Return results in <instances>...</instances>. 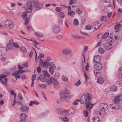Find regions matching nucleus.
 Listing matches in <instances>:
<instances>
[{"instance_id": "nucleus-4", "label": "nucleus", "mask_w": 122, "mask_h": 122, "mask_svg": "<svg viewBox=\"0 0 122 122\" xmlns=\"http://www.w3.org/2000/svg\"><path fill=\"white\" fill-rule=\"evenodd\" d=\"M5 25L6 27L10 29L12 28L14 26L13 23L10 20H6L5 22Z\"/></svg>"}, {"instance_id": "nucleus-12", "label": "nucleus", "mask_w": 122, "mask_h": 122, "mask_svg": "<svg viewBox=\"0 0 122 122\" xmlns=\"http://www.w3.org/2000/svg\"><path fill=\"white\" fill-rule=\"evenodd\" d=\"M101 57L99 56H95L94 58V61L96 63H99L101 61Z\"/></svg>"}, {"instance_id": "nucleus-51", "label": "nucleus", "mask_w": 122, "mask_h": 122, "mask_svg": "<svg viewBox=\"0 0 122 122\" xmlns=\"http://www.w3.org/2000/svg\"><path fill=\"white\" fill-rule=\"evenodd\" d=\"M56 10L57 12H59L61 10V8L60 7H56L55 9Z\"/></svg>"}, {"instance_id": "nucleus-31", "label": "nucleus", "mask_w": 122, "mask_h": 122, "mask_svg": "<svg viewBox=\"0 0 122 122\" xmlns=\"http://www.w3.org/2000/svg\"><path fill=\"white\" fill-rule=\"evenodd\" d=\"M59 15L61 18H64L65 17L64 14L62 12H60L58 13Z\"/></svg>"}, {"instance_id": "nucleus-55", "label": "nucleus", "mask_w": 122, "mask_h": 122, "mask_svg": "<svg viewBox=\"0 0 122 122\" xmlns=\"http://www.w3.org/2000/svg\"><path fill=\"white\" fill-rule=\"evenodd\" d=\"M81 84V81L79 80H78V82L76 83H75V85L77 86H78L80 85Z\"/></svg>"}, {"instance_id": "nucleus-36", "label": "nucleus", "mask_w": 122, "mask_h": 122, "mask_svg": "<svg viewBox=\"0 0 122 122\" xmlns=\"http://www.w3.org/2000/svg\"><path fill=\"white\" fill-rule=\"evenodd\" d=\"M69 110L71 114H73L75 112L76 110L74 108L71 107L69 108Z\"/></svg>"}, {"instance_id": "nucleus-60", "label": "nucleus", "mask_w": 122, "mask_h": 122, "mask_svg": "<svg viewBox=\"0 0 122 122\" xmlns=\"http://www.w3.org/2000/svg\"><path fill=\"white\" fill-rule=\"evenodd\" d=\"M59 77V76L57 74H55L54 76V77L53 78L54 79H56V80L57 79H58Z\"/></svg>"}, {"instance_id": "nucleus-17", "label": "nucleus", "mask_w": 122, "mask_h": 122, "mask_svg": "<svg viewBox=\"0 0 122 122\" xmlns=\"http://www.w3.org/2000/svg\"><path fill=\"white\" fill-rule=\"evenodd\" d=\"M71 50L69 49H65L62 50V53L63 54L66 55L71 53Z\"/></svg>"}, {"instance_id": "nucleus-50", "label": "nucleus", "mask_w": 122, "mask_h": 122, "mask_svg": "<svg viewBox=\"0 0 122 122\" xmlns=\"http://www.w3.org/2000/svg\"><path fill=\"white\" fill-rule=\"evenodd\" d=\"M85 28L86 30H90L91 29V27L90 25H88L86 26Z\"/></svg>"}, {"instance_id": "nucleus-63", "label": "nucleus", "mask_w": 122, "mask_h": 122, "mask_svg": "<svg viewBox=\"0 0 122 122\" xmlns=\"http://www.w3.org/2000/svg\"><path fill=\"white\" fill-rule=\"evenodd\" d=\"M22 16L24 18H26L27 17V13L25 12H23Z\"/></svg>"}, {"instance_id": "nucleus-29", "label": "nucleus", "mask_w": 122, "mask_h": 122, "mask_svg": "<svg viewBox=\"0 0 122 122\" xmlns=\"http://www.w3.org/2000/svg\"><path fill=\"white\" fill-rule=\"evenodd\" d=\"M63 37V36L61 35H58L56 36V39L59 40H62Z\"/></svg>"}, {"instance_id": "nucleus-25", "label": "nucleus", "mask_w": 122, "mask_h": 122, "mask_svg": "<svg viewBox=\"0 0 122 122\" xmlns=\"http://www.w3.org/2000/svg\"><path fill=\"white\" fill-rule=\"evenodd\" d=\"M38 87L39 88L45 89L47 87V86L46 84H40L39 85Z\"/></svg>"}, {"instance_id": "nucleus-41", "label": "nucleus", "mask_w": 122, "mask_h": 122, "mask_svg": "<svg viewBox=\"0 0 122 122\" xmlns=\"http://www.w3.org/2000/svg\"><path fill=\"white\" fill-rule=\"evenodd\" d=\"M107 18L106 16H102L101 19V20L102 21H104L107 20Z\"/></svg>"}, {"instance_id": "nucleus-64", "label": "nucleus", "mask_w": 122, "mask_h": 122, "mask_svg": "<svg viewBox=\"0 0 122 122\" xmlns=\"http://www.w3.org/2000/svg\"><path fill=\"white\" fill-rule=\"evenodd\" d=\"M74 38L76 39H80L81 38V37L80 36H75L74 37Z\"/></svg>"}, {"instance_id": "nucleus-59", "label": "nucleus", "mask_w": 122, "mask_h": 122, "mask_svg": "<svg viewBox=\"0 0 122 122\" xmlns=\"http://www.w3.org/2000/svg\"><path fill=\"white\" fill-rule=\"evenodd\" d=\"M6 59V58L5 57H3L1 58L0 60L1 61L4 62L5 61Z\"/></svg>"}, {"instance_id": "nucleus-44", "label": "nucleus", "mask_w": 122, "mask_h": 122, "mask_svg": "<svg viewBox=\"0 0 122 122\" xmlns=\"http://www.w3.org/2000/svg\"><path fill=\"white\" fill-rule=\"evenodd\" d=\"M20 50L24 52H26L27 51L26 49L24 47H20Z\"/></svg>"}, {"instance_id": "nucleus-37", "label": "nucleus", "mask_w": 122, "mask_h": 122, "mask_svg": "<svg viewBox=\"0 0 122 122\" xmlns=\"http://www.w3.org/2000/svg\"><path fill=\"white\" fill-rule=\"evenodd\" d=\"M109 32H106L102 36V39H104L106 38L109 35Z\"/></svg>"}, {"instance_id": "nucleus-39", "label": "nucleus", "mask_w": 122, "mask_h": 122, "mask_svg": "<svg viewBox=\"0 0 122 122\" xmlns=\"http://www.w3.org/2000/svg\"><path fill=\"white\" fill-rule=\"evenodd\" d=\"M43 72V74L45 76L47 77H49L50 76V75L46 71H44Z\"/></svg>"}, {"instance_id": "nucleus-47", "label": "nucleus", "mask_w": 122, "mask_h": 122, "mask_svg": "<svg viewBox=\"0 0 122 122\" xmlns=\"http://www.w3.org/2000/svg\"><path fill=\"white\" fill-rule=\"evenodd\" d=\"M65 92L66 94H71V92L68 89L65 88Z\"/></svg>"}, {"instance_id": "nucleus-16", "label": "nucleus", "mask_w": 122, "mask_h": 122, "mask_svg": "<svg viewBox=\"0 0 122 122\" xmlns=\"http://www.w3.org/2000/svg\"><path fill=\"white\" fill-rule=\"evenodd\" d=\"M20 108L21 111L23 112H27L29 109L28 107L25 105L22 106Z\"/></svg>"}, {"instance_id": "nucleus-53", "label": "nucleus", "mask_w": 122, "mask_h": 122, "mask_svg": "<svg viewBox=\"0 0 122 122\" xmlns=\"http://www.w3.org/2000/svg\"><path fill=\"white\" fill-rule=\"evenodd\" d=\"M103 11L105 13L108 14L109 13V10H107L106 8H104L103 9Z\"/></svg>"}, {"instance_id": "nucleus-57", "label": "nucleus", "mask_w": 122, "mask_h": 122, "mask_svg": "<svg viewBox=\"0 0 122 122\" xmlns=\"http://www.w3.org/2000/svg\"><path fill=\"white\" fill-rule=\"evenodd\" d=\"M36 78V75L35 74H34L33 75L32 77V81L33 80L34 81Z\"/></svg>"}, {"instance_id": "nucleus-35", "label": "nucleus", "mask_w": 122, "mask_h": 122, "mask_svg": "<svg viewBox=\"0 0 122 122\" xmlns=\"http://www.w3.org/2000/svg\"><path fill=\"white\" fill-rule=\"evenodd\" d=\"M35 34L38 37H42L43 36V34L41 33L39 34L38 33L35 32Z\"/></svg>"}, {"instance_id": "nucleus-2", "label": "nucleus", "mask_w": 122, "mask_h": 122, "mask_svg": "<svg viewBox=\"0 0 122 122\" xmlns=\"http://www.w3.org/2000/svg\"><path fill=\"white\" fill-rule=\"evenodd\" d=\"M100 109L103 111H105L108 109V105L105 103L100 104L99 106Z\"/></svg>"}, {"instance_id": "nucleus-61", "label": "nucleus", "mask_w": 122, "mask_h": 122, "mask_svg": "<svg viewBox=\"0 0 122 122\" xmlns=\"http://www.w3.org/2000/svg\"><path fill=\"white\" fill-rule=\"evenodd\" d=\"M42 54V55L41 54H40L38 56V59H39V58H44V55L42 54V53H41Z\"/></svg>"}, {"instance_id": "nucleus-3", "label": "nucleus", "mask_w": 122, "mask_h": 122, "mask_svg": "<svg viewBox=\"0 0 122 122\" xmlns=\"http://www.w3.org/2000/svg\"><path fill=\"white\" fill-rule=\"evenodd\" d=\"M50 65L49 71L51 74H53L54 72L55 69L56 68V66L54 63L53 62H50Z\"/></svg>"}, {"instance_id": "nucleus-24", "label": "nucleus", "mask_w": 122, "mask_h": 122, "mask_svg": "<svg viewBox=\"0 0 122 122\" xmlns=\"http://www.w3.org/2000/svg\"><path fill=\"white\" fill-rule=\"evenodd\" d=\"M93 122H100L99 118L97 117H93L92 118Z\"/></svg>"}, {"instance_id": "nucleus-52", "label": "nucleus", "mask_w": 122, "mask_h": 122, "mask_svg": "<svg viewBox=\"0 0 122 122\" xmlns=\"http://www.w3.org/2000/svg\"><path fill=\"white\" fill-rule=\"evenodd\" d=\"M84 116L85 117H86L88 116V112L86 111L85 110L84 111Z\"/></svg>"}, {"instance_id": "nucleus-20", "label": "nucleus", "mask_w": 122, "mask_h": 122, "mask_svg": "<svg viewBox=\"0 0 122 122\" xmlns=\"http://www.w3.org/2000/svg\"><path fill=\"white\" fill-rule=\"evenodd\" d=\"M85 63V59L84 58H81V65L82 68L83 69L84 67V64Z\"/></svg>"}, {"instance_id": "nucleus-56", "label": "nucleus", "mask_w": 122, "mask_h": 122, "mask_svg": "<svg viewBox=\"0 0 122 122\" xmlns=\"http://www.w3.org/2000/svg\"><path fill=\"white\" fill-rule=\"evenodd\" d=\"M14 73H12V75L13 76H15V78H16V79L17 80V79L18 78H19L20 77V75H16V76H15L14 75Z\"/></svg>"}, {"instance_id": "nucleus-46", "label": "nucleus", "mask_w": 122, "mask_h": 122, "mask_svg": "<svg viewBox=\"0 0 122 122\" xmlns=\"http://www.w3.org/2000/svg\"><path fill=\"white\" fill-rule=\"evenodd\" d=\"M44 62L42 60L40 59V60L39 65L41 67H43L44 66Z\"/></svg>"}, {"instance_id": "nucleus-62", "label": "nucleus", "mask_w": 122, "mask_h": 122, "mask_svg": "<svg viewBox=\"0 0 122 122\" xmlns=\"http://www.w3.org/2000/svg\"><path fill=\"white\" fill-rule=\"evenodd\" d=\"M84 77L86 79V80L87 81L88 80L89 78L88 76H87V75L85 73H84Z\"/></svg>"}, {"instance_id": "nucleus-8", "label": "nucleus", "mask_w": 122, "mask_h": 122, "mask_svg": "<svg viewBox=\"0 0 122 122\" xmlns=\"http://www.w3.org/2000/svg\"><path fill=\"white\" fill-rule=\"evenodd\" d=\"M52 30L54 33H57L60 31V29L58 25H54L52 27Z\"/></svg>"}, {"instance_id": "nucleus-26", "label": "nucleus", "mask_w": 122, "mask_h": 122, "mask_svg": "<svg viewBox=\"0 0 122 122\" xmlns=\"http://www.w3.org/2000/svg\"><path fill=\"white\" fill-rule=\"evenodd\" d=\"M61 99L62 101H66L68 103L70 102V101L68 100L69 99L67 96L63 97L61 98Z\"/></svg>"}, {"instance_id": "nucleus-45", "label": "nucleus", "mask_w": 122, "mask_h": 122, "mask_svg": "<svg viewBox=\"0 0 122 122\" xmlns=\"http://www.w3.org/2000/svg\"><path fill=\"white\" fill-rule=\"evenodd\" d=\"M62 80L64 81H68V79L67 77L63 75L62 76Z\"/></svg>"}, {"instance_id": "nucleus-15", "label": "nucleus", "mask_w": 122, "mask_h": 122, "mask_svg": "<svg viewBox=\"0 0 122 122\" xmlns=\"http://www.w3.org/2000/svg\"><path fill=\"white\" fill-rule=\"evenodd\" d=\"M35 6L37 9V10L40 9L43 7L42 5L38 1L35 4Z\"/></svg>"}, {"instance_id": "nucleus-19", "label": "nucleus", "mask_w": 122, "mask_h": 122, "mask_svg": "<svg viewBox=\"0 0 122 122\" xmlns=\"http://www.w3.org/2000/svg\"><path fill=\"white\" fill-rule=\"evenodd\" d=\"M120 98L118 96L116 97L114 99V102L119 103L120 102Z\"/></svg>"}, {"instance_id": "nucleus-21", "label": "nucleus", "mask_w": 122, "mask_h": 122, "mask_svg": "<svg viewBox=\"0 0 122 122\" xmlns=\"http://www.w3.org/2000/svg\"><path fill=\"white\" fill-rule=\"evenodd\" d=\"M112 47V46L111 44H109L107 45H106L105 46V48L107 50H110Z\"/></svg>"}, {"instance_id": "nucleus-28", "label": "nucleus", "mask_w": 122, "mask_h": 122, "mask_svg": "<svg viewBox=\"0 0 122 122\" xmlns=\"http://www.w3.org/2000/svg\"><path fill=\"white\" fill-rule=\"evenodd\" d=\"M50 63H49V62L47 60H46L44 62V67H47L49 66H50Z\"/></svg>"}, {"instance_id": "nucleus-58", "label": "nucleus", "mask_w": 122, "mask_h": 122, "mask_svg": "<svg viewBox=\"0 0 122 122\" xmlns=\"http://www.w3.org/2000/svg\"><path fill=\"white\" fill-rule=\"evenodd\" d=\"M41 68L40 67H38L37 68V70L38 73H40L41 71Z\"/></svg>"}, {"instance_id": "nucleus-7", "label": "nucleus", "mask_w": 122, "mask_h": 122, "mask_svg": "<svg viewBox=\"0 0 122 122\" xmlns=\"http://www.w3.org/2000/svg\"><path fill=\"white\" fill-rule=\"evenodd\" d=\"M13 40H11L9 41V42L8 43L6 46L7 49L9 50H12L13 48Z\"/></svg>"}, {"instance_id": "nucleus-49", "label": "nucleus", "mask_w": 122, "mask_h": 122, "mask_svg": "<svg viewBox=\"0 0 122 122\" xmlns=\"http://www.w3.org/2000/svg\"><path fill=\"white\" fill-rule=\"evenodd\" d=\"M78 24V21L77 19H75L74 20V24L75 25H77Z\"/></svg>"}, {"instance_id": "nucleus-40", "label": "nucleus", "mask_w": 122, "mask_h": 122, "mask_svg": "<svg viewBox=\"0 0 122 122\" xmlns=\"http://www.w3.org/2000/svg\"><path fill=\"white\" fill-rule=\"evenodd\" d=\"M98 51L100 53L102 54L105 51L103 49L100 47L99 48Z\"/></svg>"}, {"instance_id": "nucleus-54", "label": "nucleus", "mask_w": 122, "mask_h": 122, "mask_svg": "<svg viewBox=\"0 0 122 122\" xmlns=\"http://www.w3.org/2000/svg\"><path fill=\"white\" fill-rule=\"evenodd\" d=\"M13 46L15 48H19L18 45L16 43H13Z\"/></svg>"}, {"instance_id": "nucleus-33", "label": "nucleus", "mask_w": 122, "mask_h": 122, "mask_svg": "<svg viewBox=\"0 0 122 122\" xmlns=\"http://www.w3.org/2000/svg\"><path fill=\"white\" fill-rule=\"evenodd\" d=\"M5 50L1 48H0V55H2L5 54Z\"/></svg>"}, {"instance_id": "nucleus-13", "label": "nucleus", "mask_w": 122, "mask_h": 122, "mask_svg": "<svg viewBox=\"0 0 122 122\" xmlns=\"http://www.w3.org/2000/svg\"><path fill=\"white\" fill-rule=\"evenodd\" d=\"M37 80H40L41 81L44 82L46 81L45 77L43 75H39L37 78Z\"/></svg>"}, {"instance_id": "nucleus-6", "label": "nucleus", "mask_w": 122, "mask_h": 122, "mask_svg": "<svg viewBox=\"0 0 122 122\" xmlns=\"http://www.w3.org/2000/svg\"><path fill=\"white\" fill-rule=\"evenodd\" d=\"M31 3L29 2L27 3V9L26 11L27 13H30L32 11V9L31 8L32 6Z\"/></svg>"}, {"instance_id": "nucleus-1", "label": "nucleus", "mask_w": 122, "mask_h": 122, "mask_svg": "<svg viewBox=\"0 0 122 122\" xmlns=\"http://www.w3.org/2000/svg\"><path fill=\"white\" fill-rule=\"evenodd\" d=\"M90 94L89 93H84L81 97L80 99V102L81 104L85 103L86 102H88L86 104V107L88 110L90 109L92 107V106H90V103L89 101L91 99L90 98Z\"/></svg>"}, {"instance_id": "nucleus-32", "label": "nucleus", "mask_w": 122, "mask_h": 122, "mask_svg": "<svg viewBox=\"0 0 122 122\" xmlns=\"http://www.w3.org/2000/svg\"><path fill=\"white\" fill-rule=\"evenodd\" d=\"M120 26L121 25L120 24H117L115 25L114 28L117 32V30H118L119 29Z\"/></svg>"}, {"instance_id": "nucleus-11", "label": "nucleus", "mask_w": 122, "mask_h": 122, "mask_svg": "<svg viewBox=\"0 0 122 122\" xmlns=\"http://www.w3.org/2000/svg\"><path fill=\"white\" fill-rule=\"evenodd\" d=\"M101 25V24L99 22H96L93 24L92 27L95 30H97L99 28Z\"/></svg>"}, {"instance_id": "nucleus-34", "label": "nucleus", "mask_w": 122, "mask_h": 122, "mask_svg": "<svg viewBox=\"0 0 122 122\" xmlns=\"http://www.w3.org/2000/svg\"><path fill=\"white\" fill-rule=\"evenodd\" d=\"M67 14L71 16L72 17H74L75 15V13L72 11H71L70 12H68Z\"/></svg>"}, {"instance_id": "nucleus-42", "label": "nucleus", "mask_w": 122, "mask_h": 122, "mask_svg": "<svg viewBox=\"0 0 122 122\" xmlns=\"http://www.w3.org/2000/svg\"><path fill=\"white\" fill-rule=\"evenodd\" d=\"M21 70L19 69V70L18 71L15 72L13 73H14V76H16V75H18V74H20L21 73Z\"/></svg>"}, {"instance_id": "nucleus-9", "label": "nucleus", "mask_w": 122, "mask_h": 122, "mask_svg": "<svg viewBox=\"0 0 122 122\" xmlns=\"http://www.w3.org/2000/svg\"><path fill=\"white\" fill-rule=\"evenodd\" d=\"M94 68L97 70L98 71L101 69L102 68L103 66L101 62H99V63H96L94 66Z\"/></svg>"}, {"instance_id": "nucleus-5", "label": "nucleus", "mask_w": 122, "mask_h": 122, "mask_svg": "<svg viewBox=\"0 0 122 122\" xmlns=\"http://www.w3.org/2000/svg\"><path fill=\"white\" fill-rule=\"evenodd\" d=\"M111 107L112 109L117 110L120 108L121 105L119 103L114 102L111 105Z\"/></svg>"}, {"instance_id": "nucleus-30", "label": "nucleus", "mask_w": 122, "mask_h": 122, "mask_svg": "<svg viewBox=\"0 0 122 122\" xmlns=\"http://www.w3.org/2000/svg\"><path fill=\"white\" fill-rule=\"evenodd\" d=\"M118 89L117 87L116 86H112L111 87L110 89L112 91H116Z\"/></svg>"}, {"instance_id": "nucleus-22", "label": "nucleus", "mask_w": 122, "mask_h": 122, "mask_svg": "<svg viewBox=\"0 0 122 122\" xmlns=\"http://www.w3.org/2000/svg\"><path fill=\"white\" fill-rule=\"evenodd\" d=\"M53 78L51 77L49 78L46 81V84L48 85H50L51 84L52 82V79Z\"/></svg>"}, {"instance_id": "nucleus-23", "label": "nucleus", "mask_w": 122, "mask_h": 122, "mask_svg": "<svg viewBox=\"0 0 122 122\" xmlns=\"http://www.w3.org/2000/svg\"><path fill=\"white\" fill-rule=\"evenodd\" d=\"M104 80L102 77H100L98 78L97 82L100 84H102L104 82Z\"/></svg>"}, {"instance_id": "nucleus-14", "label": "nucleus", "mask_w": 122, "mask_h": 122, "mask_svg": "<svg viewBox=\"0 0 122 122\" xmlns=\"http://www.w3.org/2000/svg\"><path fill=\"white\" fill-rule=\"evenodd\" d=\"M53 78V77L52 78ZM52 83L54 85V87L56 89L57 88V87H56V86H57L59 84V83L56 79L53 78L52 79Z\"/></svg>"}, {"instance_id": "nucleus-10", "label": "nucleus", "mask_w": 122, "mask_h": 122, "mask_svg": "<svg viewBox=\"0 0 122 122\" xmlns=\"http://www.w3.org/2000/svg\"><path fill=\"white\" fill-rule=\"evenodd\" d=\"M26 115L24 113H22L20 117V121L18 122H25V121L26 119Z\"/></svg>"}, {"instance_id": "nucleus-38", "label": "nucleus", "mask_w": 122, "mask_h": 122, "mask_svg": "<svg viewBox=\"0 0 122 122\" xmlns=\"http://www.w3.org/2000/svg\"><path fill=\"white\" fill-rule=\"evenodd\" d=\"M56 112L57 113L59 114H62V115H63L64 114V113L63 112V111H61V110L60 109H57L56 110Z\"/></svg>"}, {"instance_id": "nucleus-27", "label": "nucleus", "mask_w": 122, "mask_h": 122, "mask_svg": "<svg viewBox=\"0 0 122 122\" xmlns=\"http://www.w3.org/2000/svg\"><path fill=\"white\" fill-rule=\"evenodd\" d=\"M76 12L79 14L81 15L83 11L81 9L79 8H76Z\"/></svg>"}, {"instance_id": "nucleus-43", "label": "nucleus", "mask_w": 122, "mask_h": 122, "mask_svg": "<svg viewBox=\"0 0 122 122\" xmlns=\"http://www.w3.org/2000/svg\"><path fill=\"white\" fill-rule=\"evenodd\" d=\"M61 120L65 122H67L68 121L67 117H64L62 118Z\"/></svg>"}, {"instance_id": "nucleus-48", "label": "nucleus", "mask_w": 122, "mask_h": 122, "mask_svg": "<svg viewBox=\"0 0 122 122\" xmlns=\"http://www.w3.org/2000/svg\"><path fill=\"white\" fill-rule=\"evenodd\" d=\"M29 19L28 18H27L25 19V25H27L29 23Z\"/></svg>"}, {"instance_id": "nucleus-18", "label": "nucleus", "mask_w": 122, "mask_h": 122, "mask_svg": "<svg viewBox=\"0 0 122 122\" xmlns=\"http://www.w3.org/2000/svg\"><path fill=\"white\" fill-rule=\"evenodd\" d=\"M94 73L95 76L97 78H98L101 76V72L95 70L94 71Z\"/></svg>"}]
</instances>
